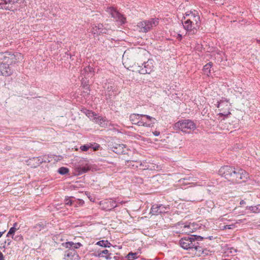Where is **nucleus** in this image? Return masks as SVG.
<instances>
[{"instance_id": "f257e3e1", "label": "nucleus", "mask_w": 260, "mask_h": 260, "mask_svg": "<svg viewBox=\"0 0 260 260\" xmlns=\"http://www.w3.org/2000/svg\"><path fill=\"white\" fill-rule=\"evenodd\" d=\"M219 175L233 183L245 181L247 178V173L242 169H235L229 166L222 167L218 171Z\"/></svg>"}, {"instance_id": "f03ea898", "label": "nucleus", "mask_w": 260, "mask_h": 260, "mask_svg": "<svg viewBox=\"0 0 260 260\" xmlns=\"http://www.w3.org/2000/svg\"><path fill=\"white\" fill-rule=\"evenodd\" d=\"M204 239V237L200 236L192 235L182 238L179 241V244L183 249L195 251L196 254L199 255L203 252V248L200 246L199 241Z\"/></svg>"}, {"instance_id": "7ed1b4c3", "label": "nucleus", "mask_w": 260, "mask_h": 260, "mask_svg": "<svg viewBox=\"0 0 260 260\" xmlns=\"http://www.w3.org/2000/svg\"><path fill=\"white\" fill-rule=\"evenodd\" d=\"M23 58L22 54L15 52L6 51L0 52V61L9 66L15 64L21 60Z\"/></svg>"}, {"instance_id": "20e7f679", "label": "nucleus", "mask_w": 260, "mask_h": 260, "mask_svg": "<svg viewBox=\"0 0 260 260\" xmlns=\"http://www.w3.org/2000/svg\"><path fill=\"white\" fill-rule=\"evenodd\" d=\"M154 61L152 59H148L147 61L144 62L141 65L138 63H135L130 66V70L133 72H137L141 74H149L154 70Z\"/></svg>"}, {"instance_id": "39448f33", "label": "nucleus", "mask_w": 260, "mask_h": 260, "mask_svg": "<svg viewBox=\"0 0 260 260\" xmlns=\"http://www.w3.org/2000/svg\"><path fill=\"white\" fill-rule=\"evenodd\" d=\"M24 0H0V9L15 12L19 10Z\"/></svg>"}, {"instance_id": "423d86ee", "label": "nucleus", "mask_w": 260, "mask_h": 260, "mask_svg": "<svg viewBox=\"0 0 260 260\" xmlns=\"http://www.w3.org/2000/svg\"><path fill=\"white\" fill-rule=\"evenodd\" d=\"M176 128L186 133H190L196 128V124L191 120L185 119L179 120L175 124Z\"/></svg>"}, {"instance_id": "0eeeda50", "label": "nucleus", "mask_w": 260, "mask_h": 260, "mask_svg": "<svg viewBox=\"0 0 260 260\" xmlns=\"http://www.w3.org/2000/svg\"><path fill=\"white\" fill-rule=\"evenodd\" d=\"M158 23L159 21L158 18H153L139 22L138 24V26L139 27L141 31L147 32L154 27L157 26Z\"/></svg>"}, {"instance_id": "6e6552de", "label": "nucleus", "mask_w": 260, "mask_h": 260, "mask_svg": "<svg viewBox=\"0 0 260 260\" xmlns=\"http://www.w3.org/2000/svg\"><path fill=\"white\" fill-rule=\"evenodd\" d=\"M50 162L49 157L46 156L31 157L26 160L27 165L31 168H37L43 162Z\"/></svg>"}, {"instance_id": "1a4fd4ad", "label": "nucleus", "mask_w": 260, "mask_h": 260, "mask_svg": "<svg viewBox=\"0 0 260 260\" xmlns=\"http://www.w3.org/2000/svg\"><path fill=\"white\" fill-rule=\"evenodd\" d=\"M184 20L186 21H190L191 23L200 26V17L198 11L194 10L185 13Z\"/></svg>"}, {"instance_id": "9d476101", "label": "nucleus", "mask_w": 260, "mask_h": 260, "mask_svg": "<svg viewBox=\"0 0 260 260\" xmlns=\"http://www.w3.org/2000/svg\"><path fill=\"white\" fill-rule=\"evenodd\" d=\"M107 12L118 23V24L121 25L125 22V18L115 8L108 7Z\"/></svg>"}, {"instance_id": "9b49d317", "label": "nucleus", "mask_w": 260, "mask_h": 260, "mask_svg": "<svg viewBox=\"0 0 260 260\" xmlns=\"http://www.w3.org/2000/svg\"><path fill=\"white\" fill-rule=\"evenodd\" d=\"M126 148V145L123 144L111 142L108 144V149L117 154H125Z\"/></svg>"}, {"instance_id": "f8f14e48", "label": "nucleus", "mask_w": 260, "mask_h": 260, "mask_svg": "<svg viewBox=\"0 0 260 260\" xmlns=\"http://www.w3.org/2000/svg\"><path fill=\"white\" fill-rule=\"evenodd\" d=\"M115 199H109L100 202L101 208L103 210L111 211L118 206Z\"/></svg>"}, {"instance_id": "ddd939ff", "label": "nucleus", "mask_w": 260, "mask_h": 260, "mask_svg": "<svg viewBox=\"0 0 260 260\" xmlns=\"http://www.w3.org/2000/svg\"><path fill=\"white\" fill-rule=\"evenodd\" d=\"M169 210V205L165 206L162 204H154L151 208L150 213L152 215H158L168 212Z\"/></svg>"}, {"instance_id": "4468645a", "label": "nucleus", "mask_w": 260, "mask_h": 260, "mask_svg": "<svg viewBox=\"0 0 260 260\" xmlns=\"http://www.w3.org/2000/svg\"><path fill=\"white\" fill-rule=\"evenodd\" d=\"M140 120V126L149 127H153L157 121L155 118L145 114L141 115Z\"/></svg>"}, {"instance_id": "2eb2a0df", "label": "nucleus", "mask_w": 260, "mask_h": 260, "mask_svg": "<svg viewBox=\"0 0 260 260\" xmlns=\"http://www.w3.org/2000/svg\"><path fill=\"white\" fill-rule=\"evenodd\" d=\"M182 24L184 28L186 30V34L188 35H193L197 32V29L199 28V26L191 23L190 21H182Z\"/></svg>"}, {"instance_id": "dca6fc26", "label": "nucleus", "mask_w": 260, "mask_h": 260, "mask_svg": "<svg viewBox=\"0 0 260 260\" xmlns=\"http://www.w3.org/2000/svg\"><path fill=\"white\" fill-rule=\"evenodd\" d=\"M64 259L65 260H80V257L75 250L69 249L65 252Z\"/></svg>"}, {"instance_id": "f3484780", "label": "nucleus", "mask_w": 260, "mask_h": 260, "mask_svg": "<svg viewBox=\"0 0 260 260\" xmlns=\"http://www.w3.org/2000/svg\"><path fill=\"white\" fill-rule=\"evenodd\" d=\"M12 70L10 67L0 61V76H9L12 75Z\"/></svg>"}, {"instance_id": "a211bd4d", "label": "nucleus", "mask_w": 260, "mask_h": 260, "mask_svg": "<svg viewBox=\"0 0 260 260\" xmlns=\"http://www.w3.org/2000/svg\"><path fill=\"white\" fill-rule=\"evenodd\" d=\"M93 69L90 66L85 67L81 71V74L85 78L91 77L93 75Z\"/></svg>"}, {"instance_id": "6ab92c4d", "label": "nucleus", "mask_w": 260, "mask_h": 260, "mask_svg": "<svg viewBox=\"0 0 260 260\" xmlns=\"http://www.w3.org/2000/svg\"><path fill=\"white\" fill-rule=\"evenodd\" d=\"M62 245L66 248L74 250H75L76 249H78L80 248L81 246H82V244L80 242L75 243L72 241L63 243Z\"/></svg>"}, {"instance_id": "aec40b11", "label": "nucleus", "mask_w": 260, "mask_h": 260, "mask_svg": "<svg viewBox=\"0 0 260 260\" xmlns=\"http://www.w3.org/2000/svg\"><path fill=\"white\" fill-rule=\"evenodd\" d=\"M141 115L135 113L132 114L129 116L130 121L133 124L140 126Z\"/></svg>"}, {"instance_id": "412c9836", "label": "nucleus", "mask_w": 260, "mask_h": 260, "mask_svg": "<svg viewBox=\"0 0 260 260\" xmlns=\"http://www.w3.org/2000/svg\"><path fill=\"white\" fill-rule=\"evenodd\" d=\"M92 32L93 35H99L101 34L105 33V30L103 28V25L102 24L95 25L92 27Z\"/></svg>"}, {"instance_id": "4be33fe9", "label": "nucleus", "mask_w": 260, "mask_h": 260, "mask_svg": "<svg viewBox=\"0 0 260 260\" xmlns=\"http://www.w3.org/2000/svg\"><path fill=\"white\" fill-rule=\"evenodd\" d=\"M198 228V225L194 223H190L184 226V230L186 233H192L195 229Z\"/></svg>"}, {"instance_id": "5701e85b", "label": "nucleus", "mask_w": 260, "mask_h": 260, "mask_svg": "<svg viewBox=\"0 0 260 260\" xmlns=\"http://www.w3.org/2000/svg\"><path fill=\"white\" fill-rule=\"evenodd\" d=\"M94 120L96 123L99 124L102 127H105L107 125V121L105 118L101 116L97 115Z\"/></svg>"}, {"instance_id": "b1692460", "label": "nucleus", "mask_w": 260, "mask_h": 260, "mask_svg": "<svg viewBox=\"0 0 260 260\" xmlns=\"http://www.w3.org/2000/svg\"><path fill=\"white\" fill-rule=\"evenodd\" d=\"M46 226V223L45 222H40L34 226L35 231L39 232L44 229Z\"/></svg>"}, {"instance_id": "393cba45", "label": "nucleus", "mask_w": 260, "mask_h": 260, "mask_svg": "<svg viewBox=\"0 0 260 260\" xmlns=\"http://www.w3.org/2000/svg\"><path fill=\"white\" fill-rule=\"evenodd\" d=\"M212 66V63L210 62L204 66L203 71L205 74L209 76V74L210 73Z\"/></svg>"}, {"instance_id": "a878e982", "label": "nucleus", "mask_w": 260, "mask_h": 260, "mask_svg": "<svg viewBox=\"0 0 260 260\" xmlns=\"http://www.w3.org/2000/svg\"><path fill=\"white\" fill-rule=\"evenodd\" d=\"M78 174H82L86 173L90 170L88 166H79L77 168Z\"/></svg>"}, {"instance_id": "bb28decb", "label": "nucleus", "mask_w": 260, "mask_h": 260, "mask_svg": "<svg viewBox=\"0 0 260 260\" xmlns=\"http://www.w3.org/2000/svg\"><path fill=\"white\" fill-rule=\"evenodd\" d=\"M96 244L103 247H110L111 245V243L107 240H101L98 241Z\"/></svg>"}, {"instance_id": "cd10ccee", "label": "nucleus", "mask_w": 260, "mask_h": 260, "mask_svg": "<svg viewBox=\"0 0 260 260\" xmlns=\"http://www.w3.org/2000/svg\"><path fill=\"white\" fill-rule=\"evenodd\" d=\"M135 163L138 164V162L134 161L133 160H126L125 161V165L129 168L133 169H136L138 167L137 165H136Z\"/></svg>"}, {"instance_id": "c85d7f7f", "label": "nucleus", "mask_w": 260, "mask_h": 260, "mask_svg": "<svg viewBox=\"0 0 260 260\" xmlns=\"http://www.w3.org/2000/svg\"><path fill=\"white\" fill-rule=\"evenodd\" d=\"M247 208L253 213H258L260 212V205L255 206H249Z\"/></svg>"}, {"instance_id": "c756f323", "label": "nucleus", "mask_w": 260, "mask_h": 260, "mask_svg": "<svg viewBox=\"0 0 260 260\" xmlns=\"http://www.w3.org/2000/svg\"><path fill=\"white\" fill-rule=\"evenodd\" d=\"M69 172V170L68 168L64 167H60L58 169L57 172L60 175H66L68 174Z\"/></svg>"}, {"instance_id": "7c9ffc66", "label": "nucleus", "mask_w": 260, "mask_h": 260, "mask_svg": "<svg viewBox=\"0 0 260 260\" xmlns=\"http://www.w3.org/2000/svg\"><path fill=\"white\" fill-rule=\"evenodd\" d=\"M85 114L88 117L92 119L93 120H95V117L97 116V115L92 111L86 110Z\"/></svg>"}, {"instance_id": "2f4dec72", "label": "nucleus", "mask_w": 260, "mask_h": 260, "mask_svg": "<svg viewBox=\"0 0 260 260\" xmlns=\"http://www.w3.org/2000/svg\"><path fill=\"white\" fill-rule=\"evenodd\" d=\"M190 180L191 179H190V177H186V178L180 179L179 180V182H180V184L187 185V184H189L191 183V182L190 181Z\"/></svg>"}, {"instance_id": "473e14b6", "label": "nucleus", "mask_w": 260, "mask_h": 260, "mask_svg": "<svg viewBox=\"0 0 260 260\" xmlns=\"http://www.w3.org/2000/svg\"><path fill=\"white\" fill-rule=\"evenodd\" d=\"M92 145H93V144H92V143L86 144L85 145L81 146L80 147V149L82 151H86L90 148H91Z\"/></svg>"}, {"instance_id": "72a5a7b5", "label": "nucleus", "mask_w": 260, "mask_h": 260, "mask_svg": "<svg viewBox=\"0 0 260 260\" xmlns=\"http://www.w3.org/2000/svg\"><path fill=\"white\" fill-rule=\"evenodd\" d=\"M137 253H136V252L133 253L132 252H131L129 253H128V254L126 255V257L129 259L131 258H132L133 259H135L137 258Z\"/></svg>"}, {"instance_id": "f704fd0d", "label": "nucleus", "mask_w": 260, "mask_h": 260, "mask_svg": "<svg viewBox=\"0 0 260 260\" xmlns=\"http://www.w3.org/2000/svg\"><path fill=\"white\" fill-rule=\"evenodd\" d=\"M16 230H17V229L15 227L11 228L9 230L8 233H7V237H9L11 235L13 237Z\"/></svg>"}, {"instance_id": "c9c22d12", "label": "nucleus", "mask_w": 260, "mask_h": 260, "mask_svg": "<svg viewBox=\"0 0 260 260\" xmlns=\"http://www.w3.org/2000/svg\"><path fill=\"white\" fill-rule=\"evenodd\" d=\"M64 203H65L66 205H71L73 203V201L71 199V198H70V197L66 198L64 200Z\"/></svg>"}, {"instance_id": "e433bc0d", "label": "nucleus", "mask_w": 260, "mask_h": 260, "mask_svg": "<svg viewBox=\"0 0 260 260\" xmlns=\"http://www.w3.org/2000/svg\"><path fill=\"white\" fill-rule=\"evenodd\" d=\"M84 89V93H85V94H89V93H90V90H89V86L88 85H86V86H85L84 87V88H83Z\"/></svg>"}, {"instance_id": "4c0bfd02", "label": "nucleus", "mask_w": 260, "mask_h": 260, "mask_svg": "<svg viewBox=\"0 0 260 260\" xmlns=\"http://www.w3.org/2000/svg\"><path fill=\"white\" fill-rule=\"evenodd\" d=\"M100 147V145L98 144H96V143H94L92 145V146L91 147V148H92V149L96 151V150H98L99 149Z\"/></svg>"}, {"instance_id": "58836bf2", "label": "nucleus", "mask_w": 260, "mask_h": 260, "mask_svg": "<svg viewBox=\"0 0 260 260\" xmlns=\"http://www.w3.org/2000/svg\"><path fill=\"white\" fill-rule=\"evenodd\" d=\"M94 256H95L96 257H104V255H103V254L102 253V251L95 252V253H94Z\"/></svg>"}, {"instance_id": "ea45409f", "label": "nucleus", "mask_w": 260, "mask_h": 260, "mask_svg": "<svg viewBox=\"0 0 260 260\" xmlns=\"http://www.w3.org/2000/svg\"><path fill=\"white\" fill-rule=\"evenodd\" d=\"M111 253H109L108 254H107L106 255H104V257L106 259H108V260H109V259H111Z\"/></svg>"}, {"instance_id": "a19ab883", "label": "nucleus", "mask_w": 260, "mask_h": 260, "mask_svg": "<svg viewBox=\"0 0 260 260\" xmlns=\"http://www.w3.org/2000/svg\"><path fill=\"white\" fill-rule=\"evenodd\" d=\"M176 38L178 40L181 41L182 39V35H181L180 34H178Z\"/></svg>"}, {"instance_id": "79ce46f5", "label": "nucleus", "mask_w": 260, "mask_h": 260, "mask_svg": "<svg viewBox=\"0 0 260 260\" xmlns=\"http://www.w3.org/2000/svg\"><path fill=\"white\" fill-rule=\"evenodd\" d=\"M230 252L232 253H236L237 251V249H236L235 248H234L233 247H231L230 249Z\"/></svg>"}, {"instance_id": "37998d69", "label": "nucleus", "mask_w": 260, "mask_h": 260, "mask_svg": "<svg viewBox=\"0 0 260 260\" xmlns=\"http://www.w3.org/2000/svg\"><path fill=\"white\" fill-rule=\"evenodd\" d=\"M109 253V250H107V249H105L103 251H102V253L103 254V255L104 254H108V253Z\"/></svg>"}, {"instance_id": "c03bdc74", "label": "nucleus", "mask_w": 260, "mask_h": 260, "mask_svg": "<svg viewBox=\"0 0 260 260\" xmlns=\"http://www.w3.org/2000/svg\"><path fill=\"white\" fill-rule=\"evenodd\" d=\"M83 79V78H82V87L83 88H84V87L88 84H86V81H85Z\"/></svg>"}, {"instance_id": "a18cd8bd", "label": "nucleus", "mask_w": 260, "mask_h": 260, "mask_svg": "<svg viewBox=\"0 0 260 260\" xmlns=\"http://www.w3.org/2000/svg\"><path fill=\"white\" fill-rule=\"evenodd\" d=\"M153 134L155 136H158L160 135V132L157 131L153 132Z\"/></svg>"}, {"instance_id": "49530a36", "label": "nucleus", "mask_w": 260, "mask_h": 260, "mask_svg": "<svg viewBox=\"0 0 260 260\" xmlns=\"http://www.w3.org/2000/svg\"><path fill=\"white\" fill-rule=\"evenodd\" d=\"M223 103V101L221 100L220 102H218V105L217 106V108H220L221 104Z\"/></svg>"}, {"instance_id": "de8ad7c7", "label": "nucleus", "mask_w": 260, "mask_h": 260, "mask_svg": "<svg viewBox=\"0 0 260 260\" xmlns=\"http://www.w3.org/2000/svg\"><path fill=\"white\" fill-rule=\"evenodd\" d=\"M0 260H5L4 256L1 251H0Z\"/></svg>"}, {"instance_id": "09e8293b", "label": "nucleus", "mask_w": 260, "mask_h": 260, "mask_svg": "<svg viewBox=\"0 0 260 260\" xmlns=\"http://www.w3.org/2000/svg\"><path fill=\"white\" fill-rule=\"evenodd\" d=\"M114 258L115 259V260H121L120 258L117 256H114Z\"/></svg>"}, {"instance_id": "8fccbe9b", "label": "nucleus", "mask_w": 260, "mask_h": 260, "mask_svg": "<svg viewBox=\"0 0 260 260\" xmlns=\"http://www.w3.org/2000/svg\"><path fill=\"white\" fill-rule=\"evenodd\" d=\"M7 241H8V245H10V243H11V240H10V239H8V240H7Z\"/></svg>"}, {"instance_id": "3c124183", "label": "nucleus", "mask_w": 260, "mask_h": 260, "mask_svg": "<svg viewBox=\"0 0 260 260\" xmlns=\"http://www.w3.org/2000/svg\"><path fill=\"white\" fill-rule=\"evenodd\" d=\"M17 226V222H15L14 224H13V227H16Z\"/></svg>"}, {"instance_id": "603ef678", "label": "nucleus", "mask_w": 260, "mask_h": 260, "mask_svg": "<svg viewBox=\"0 0 260 260\" xmlns=\"http://www.w3.org/2000/svg\"><path fill=\"white\" fill-rule=\"evenodd\" d=\"M225 228L226 229H231L230 225H226L225 226Z\"/></svg>"}, {"instance_id": "864d4df0", "label": "nucleus", "mask_w": 260, "mask_h": 260, "mask_svg": "<svg viewBox=\"0 0 260 260\" xmlns=\"http://www.w3.org/2000/svg\"><path fill=\"white\" fill-rule=\"evenodd\" d=\"M4 232H0V238L2 236L3 234H4Z\"/></svg>"}, {"instance_id": "5fc2aeb1", "label": "nucleus", "mask_w": 260, "mask_h": 260, "mask_svg": "<svg viewBox=\"0 0 260 260\" xmlns=\"http://www.w3.org/2000/svg\"><path fill=\"white\" fill-rule=\"evenodd\" d=\"M212 238H213L212 236H209L207 238L209 239L210 240H211L212 239Z\"/></svg>"}, {"instance_id": "6e6d98bb", "label": "nucleus", "mask_w": 260, "mask_h": 260, "mask_svg": "<svg viewBox=\"0 0 260 260\" xmlns=\"http://www.w3.org/2000/svg\"><path fill=\"white\" fill-rule=\"evenodd\" d=\"M256 42H257V43H259V42H260V40H258V39H257V40H256Z\"/></svg>"}, {"instance_id": "4d7b16f0", "label": "nucleus", "mask_w": 260, "mask_h": 260, "mask_svg": "<svg viewBox=\"0 0 260 260\" xmlns=\"http://www.w3.org/2000/svg\"><path fill=\"white\" fill-rule=\"evenodd\" d=\"M243 203H244V201H241L240 202V204H243Z\"/></svg>"}, {"instance_id": "13d9d810", "label": "nucleus", "mask_w": 260, "mask_h": 260, "mask_svg": "<svg viewBox=\"0 0 260 260\" xmlns=\"http://www.w3.org/2000/svg\"><path fill=\"white\" fill-rule=\"evenodd\" d=\"M223 260H231V259H223Z\"/></svg>"}, {"instance_id": "bf43d9fd", "label": "nucleus", "mask_w": 260, "mask_h": 260, "mask_svg": "<svg viewBox=\"0 0 260 260\" xmlns=\"http://www.w3.org/2000/svg\"><path fill=\"white\" fill-rule=\"evenodd\" d=\"M120 204H122L123 202H119Z\"/></svg>"}]
</instances>
